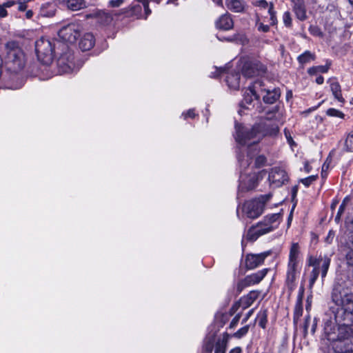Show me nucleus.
Masks as SVG:
<instances>
[{"mask_svg":"<svg viewBox=\"0 0 353 353\" xmlns=\"http://www.w3.org/2000/svg\"><path fill=\"white\" fill-rule=\"evenodd\" d=\"M279 108L274 107L272 110L267 112L265 121L256 123L251 128L243 127L241 125H236L235 140L241 146H248V154L246 158L238 155V159L241 166L247 168L250 165L251 160L254 154L252 153V147L257 144L265 136H274L279 130L276 123L270 122V120L277 119Z\"/></svg>","mask_w":353,"mask_h":353,"instance_id":"nucleus-1","label":"nucleus"},{"mask_svg":"<svg viewBox=\"0 0 353 353\" xmlns=\"http://www.w3.org/2000/svg\"><path fill=\"white\" fill-rule=\"evenodd\" d=\"M349 325L345 321L337 326L332 319L325 321L324 335L327 341L332 343L333 350H341L344 345L353 343V332Z\"/></svg>","mask_w":353,"mask_h":353,"instance_id":"nucleus-2","label":"nucleus"},{"mask_svg":"<svg viewBox=\"0 0 353 353\" xmlns=\"http://www.w3.org/2000/svg\"><path fill=\"white\" fill-rule=\"evenodd\" d=\"M6 57L5 65L10 73L21 72L26 65V56L18 42L10 41L6 44Z\"/></svg>","mask_w":353,"mask_h":353,"instance_id":"nucleus-3","label":"nucleus"},{"mask_svg":"<svg viewBox=\"0 0 353 353\" xmlns=\"http://www.w3.org/2000/svg\"><path fill=\"white\" fill-rule=\"evenodd\" d=\"M280 217V214H272L265 216L261 221L249 228L245 236L246 239L254 241L259 236L274 230L279 225Z\"/></svg>","mask_w":353,"mask_h":353,"instance_id":"nucleus-4","label":"nucleus"},{"mask_svg":"<svg viewBox=\"0 0 353 353\" xmlns=\"http://www.w3.org/2000/svg\"><path fill=\"white\" fill-rule=\"evenodd\" d=\"M340 286L334 287L332 292V299L343 310V321L350 325L353 324V293L342 294Z\"/></svg>","mask_w":353,"mask_h":353,"instance_id":"nucleus-5","label":"nucleus"},{"mask_svg":"<svg viewBox=\"0 0 353 353\" xmlns=\"http://www.w3.org/2000/svg\"><path fill=\"white\" fill-rule=\"evenodd\" d=\"M271 196L270 194H268L245 201L242 206L243 214L251 219H257L263 213L265 205Z\"/></svg>","mask_w":353,"mask_h":353,"instance_id":"nucleus-6","label":"nucleus"},{"mask_svg":"<svg viewBox=\"0 0 353 353\" xmlns=\"http://www.w3.org/2000/svg\"><path fill=\"white\" fill-rule=\"evenodd\" d=\"M56 43L41 37L35 43V51L38 59L44 65H50L54 59Z\"/></svg>","mask_w":353,"mask_h":353,"instance_id":"nucleus-7","label":"nucleus"},{"mask_svg":"<svg viewBox=\"0 0 353 353\" xmlns=\"http://www.w3.org/2000/svg\"><path fill=\"white\" fill-rule=\"evenodd\" d=\"M61 52L57 61V65L60 73H69L74 68V54L72 50L66 44H60Z\"/></svg>","mask_w":353,"mask_h":353,"instance_id":"nucleus-8","label":"nucleus"},{"mask_svg":"<svg viewBox=\"0 0 353 353\" xmlns=\"http://www.w3.org/2000/svg\"><path fill=\"white\" fill-rule=\"evenodd\" d=\"M151 13L148 0H137L125 9V14L128 17L147 19Z\"/></svg>","mask_w":353,"mask_h":353,"instance_id":"nucleus-9","label":"nucleus"},{"mask_svg":"<svg viewBox=\"0 0 353 353\" xmlns=\"http://www.w3.org/2000/svg\"><path fill=\"white\" fill-rule=\"evenodd\" d=\"M81 32V26L77 23H71L63 26L59 31V37L64 41L74 43L79 37Z\"/></svg>","mask_w":353,"mask_h":353,"instance_id":"nucleus-10","label":"nucleus"},{"mask_svg":"<svg viewBox=\"0 0 353 353\" xmlns=\"http://www.w3.org/2000/svg\"><path fill=\"white\" fill-rule=\"evenodd\" d=\"M269 269L265 268L258 271L256 273L246 276L244 279L240 280L236 285V291L240 294L245 288L258 284L266 276Z\"/></svg>","mask_w":353,"mask_h":353,"instance_id":"nucleus-11","label":"nucleus"},{"mask_svg":"<svg viewBox=\"0 0 353 353\" xmlns=\"http://www.w3.org/2000/svg\"><path fill=\"white\" fill-rule=\"evenodd\" d=\"M263 85V81L257 80L254 82L252 86H250L243 94V99L241 102V106L250 109V106L254 100H258L259 98V88Z\"/></svg>","mask_w":353,"mask_h":353,"instance_id":"nucleus-12","label":"nucleus"},{"mask_svg":"<svg viewBox=\"0 0 353 353\" xmlns=\"http://www.w3.org/2000/svg\"><path fill=\"white\" fill-rule=\"evenodd\" d=\"M265 72L266 67L256 60L245 62L242 68L243 75L248 78L261 75Z\"/></svg>","mask_w":353,"mask_h":353,"instance_id":"nucleus-13","label":"nucleus"},{"mask_svg":"<svg viewBox=\"0 0 353 353\" xmlns=\"http://www.w3.org/2000/svg\"><path fill=\"white\" fill-rule=\"evenodd\" d=\"M271 251L264 252L260 254H248L245 257V266L248 269L252 270L263 264L265 258L270 256Z\"/></svg>","mask_w":353,"mask_h":353,"instance_id":"nucleus-14","label":"nucleus"},{"mask_svg":"<svg viewBox=\"0 0 353 353\" xmlns=\"http://www.w3.org/2000/svg\"><path fill=\"white\" fill-rule=\"evenodd\" d=\"M288 175L286 172L280 168H274L269 174L268 180L271 184L275 187L282 185L288 181Z\"/></svg>","mask_w":353,"mask_h":353,"instance_id":"nucleus-15","label":"nucleus"},{"mask_svg":"<svg viewBox=\"0 0 353 353\" xmlns=\"http://www.w3.org/2000/svg\"><path fill=\"white\" fill-rule=\"evenodd\" d=\"M299 274V266L288 265L285 283L290 294L295 289L296 279Z\"/></svg>","mask_w":353,"mask_h":353,"instance_id":"nucleus-16","label":"nucleus"},{"mask_svg":"<svg viewBox=\"0 0 353 353\" xmlns=\"http://www.w3.org/2000/svg\"><path fill=\"white\" fill-rule=\"evenodd\" d=\"M264 85L259 88V95H262L263 100L265 103L272 104L275 103L280 97L281 92L279 88H263Z\"/></svg>","mask_w":353,"mask_h":353,"instance_id":"nucleus-17","label":"nucleus"},{"mask_svg":"<svg viewBox=\"0 0 353 353\" xmlns=\"http://www.w3.org/2000/svg\"><path fill=\"white\" fill-rule=\"evenodd\" d=\"M86 19H94L97 22L101 25H108L113 20L112 14L104 10H93L85 15Z\"/></svg>","mask_w":353,"mask_h":353,"instance_id":"nucleus-18","label":"nucleus"},{"mask_svg":"<svg viewBox=\"0 0 353 353\" xmlns=\"http://www.w3.org/2000/svg\"><path fill=\"white\" fill-rule=\"evenodd\" d=\"M215 26L217 29L225 31L232 29L234 21L231 14L226 12L221 15L215 22Z\"/></svg>","mask_w":353,"mask_h":353,"instance_id":"nucleus-19","label":"nucleus"},{"mask_svg":"<svg viewBox=\"0 0 353 353\" xmlns=\"http://www.w3.org/2000/svg\"><path fill=\"white\" fill-rule=\"evenodd\" d=\"M257 185V177L255 174L241 176L239 188L241 191L250 190Z\"/></svg>","mask_w":353,"mask_h":353,"instance_id":"nucleus-20","label":"nucleus"},{"mask_svg":"<svg viewBox=\"0 0 353 353\" xmlns=\"http://www.w3.org/2000/svg\"><path fill=\"white\" fill-rule=\"evenodd\" d=\"M293 11L296 17L301 21H304L307 18L306 8L303 0H292L291 1Z\"/></svg>","mask_w":353,"mask_h":353,"instance_id":"nucleus-21","label":"nucleus"},{"mask_svg":"<svg viewBox=\"0 0 353 353\" xmlns=\"http://www.w3.org/2000/svg\"><path fill=\"white\" fill-rule=\"evenodd\" d=\"M299 254L298 243H293L290 248L288 265L299 266Z\"/></svg>","mask_w":353,"mask_h":353,"instance_id":"nucleus-22","label":"nucleus"},{"mask_svg":"<svg viewBox=\"0 0 353 353\" xmlns=\"http://www.w3.org/2000/svg\"><path fill=\"white\" fill-rule=\"evenodd\" d=\"M95 43L94 37L91 33H86L81 39L79 48L82 51H88L93 48Z\"/></svg>","mask_w":353,"mask_h":353,"instance_id":"nucleus-23","label":"nucleus"},{"mask_svg":"<svg viewBox=\"0 0 353 353\" xmlns=\"http://www.w3.org/2000/svg\"><path fill=\"white\" fill-rule=\"evenodd\" d=\"M225 5L232 12H243L246 4L243 0H226Z\"/></svg>","mask_w":353,"mask_h":353,"instance_id":"nucleus-24","label":"nucleus"},{"mask_svg":"<svg viewBox=\"0 0 353 353\" xmlns=\"http://www.w3.org/2000/svg\"><path fill=\"white\" fill-rule=\"evenodd\" d=\"M330 83V90L336 99H337L339 102H343L344 99L342 97L341 85L334 79H330L328 81Z\"/></svg>","mask_w":353,"mask_h":353,"instance_id":"nucleus-25","label":"nucleus"},{"mask_svg":"<svg viewBox=\"0 0 353 353\" xmlns=\"http://www.w3.org/2000/svg\"><path fill=\"white\" fill-rule=\"evenodd\" d=\"M259 292L258 291H251L247 296L242 297L240 300L242 303L243 309L250 307L258 298Z\"/></svg>","mask_w":353,"mask_h":353,"instance_id":"nucleus-26","label":"nucleus"},{"mask_svg":"<svg viewBox=\"0 0 353 353\" xmlns=\"http://www.w3.org/2000/svg\"><path fill=\"white\" fill-rule=\"evenodd\" d=\"M228 86L234 90L239 88L240 74L239 73H230L226 77Z\"/></svg>","mask_w":353,"mask_h":353,"instance_id":"nucleus-27","label":"nucleus"},{"mask_svg":"<svg viewBox=\"0 0 353 353\" xmlns=\"http://www.w3.org/2000/svg\"><path fill=\"white\" fill-rule=\"evenodd\" d=\"M228 341V334L225 333L222 339L217 340L215 344L214 353H225Z\"/></svg>","mask_w":353,"mask_h":353,"instance_id":"nucleus-28","label":"nucleus"},{"mask_svg":"<svg viewBox=\"0 0 353 353\" xmlns=\"http://www.w3.org/2000/svg\"><path fill=\"white\" fill-rule=\"evenodd\" d=\"M66 6L72 11H77L84 8L86 6L85 0H66Z\"/></svg>","mask_w":353,"mask_h":353,"instance_id":"nucleus-29","label":"nucleus"},{"mask_svg":"<svg viewBox=\"0 0 353 353\" xmlns=\"http://www.w3.org/2000/svg\"><path fill=\"white\" fill-rule=\"evenodd\" d=\"M315 59L314 54H312L310 51L307 50L298 57V61L301 64H305L310 62L312 60Z\"/></svg>","mask_w":353,"mask_h":353,"instance_id":"nucleus-30","label":"nucleus"},{"mask_svg":"<svg viewBox=\"0 0 353 353\" xmlns=\"http://www.w3.org/2000/svg\"><path fill=\"white\" fill-rule=\"evenodd\" d=\"M330 259L325 256L323 258L321 257V276L324 278L327 272L329 266L330 265Z\"/></svg>","mask_w":353,"mask_h":353,"instance_id":"nucleus-31","label":"nucleus"},{"mask_svg":"<svg viewBox=\"0 0 353 353\" xmlns=\"http://www.w3.org/2000/svg\"><path fill=\"white\" fill-rule=\"evenodd\" d=\"M15 4L14 1H8L0 4V18H4L8 16L7 8H11Z\"/></svg>","mask_w":353,"mask_h":353,"instance_id":"nucleus-32","label":"nucleus"},{"mask_svg":"<svg viewBox=\"0 0 353 353\" xmlns=\"http://www.w3.org/2000/svg\"><path fill=\"white\" fill-rule=\"evenodd\" d=\"M350 198L348 196H346L342 201L341 204L340 205L338 212L335 217V221L336 223H339L340 221L341 216L343 214V213L344 212L345 207H346L347 203L350 201Z\"/></svg>","mask_w":353,"mask_h":353,"instance_id":"nucleus-33","label":"nucleus"},{"mask_svg":"<svg viewBox=\"0 0 353 353\" xmlns=\"http://www.w3.org/2000/svg\"><path fill=\"white\" fill-rule=\"evenodd\" d=\"M267 316L268 314L266 310H261L257 316L259 320V325L263 329L265 328L266 323L268 322Z\"/></svg>","mask_w":353,"mask_h":353,"instance_id":"nucleus-34","label":"nucleus"},{"mask_svg":"<svg viewBox=\"0 0 353 353\" xmlns=\"http://www.w3.org/2000/svg\"><path fill=\"white\" fill-rule=\"evenodd\" d=\"M303 314V305L295 304L294 310L293 321L294 323L297 324L300 317Z\"/></svg>","mask_w":353,"mask_h":353,"instance_id":"nucleus-35","label":"nucleus"},{"mask_svg":"<svg viewBox=\"0 0 353 353\" xmlns=\"http://www.w3.org/2000/svg\"><path fill=\"white\" fill-rule=\"evenodd\" d=\"M345 148L347 152H353V131L347 137L345 141Z\"/></svg>","mask_w":353,"mask_h":353,"instance_id":"nucleus-36","label":"nucleus"},{"mask_svg":"<svg viewBox=\"0 0 353 353\" xmlns=\"http://www.w3.org/2000/svg\"><path fill=\"white\" fill-rule=\"evenodd\" d=\"M268 13L270 16L271 25H276L277 23V19L276 17V11L274 10V4L272 3H270Z\"/></svg>","mask_w":353,"mask_h":353,"instance_id":"nucleus-37","label":"nucleus"},{"mask_svg":"<svg viewBox=\"0 0 353 353\" xmlns=\"http://www.w3.org/2000/svg\"><path fill=\"white\" fill-rule=\"evenodd\" d=\"M266 157L264 155H259L255 158L254 166L255 168H259L265 165L266 164Z\"/></svg>","mask_w":353,"mask_h":353,"instance_id":"nucleus-38","label":"nucleus"},{"mask_svg":"<svg viewBox=\"0 0 353 353\" xmlns=\"http://www.w3.org/2000/svg\"><path fill=\"white\" fill-rule=\"evenodd\" d=\"M319 269L314 268L312 270V272L310 273V276L309 285H310V288H312L313 286V285L314 284V283L316 282V281L319 276Z\"/></svg>","mask_w":353,"mask_h":353,"instance_id":"nucleus-39","label":"nucleus"},{"mask_svg":"<svg viewBox=\"0 0 353 353\" xmlns=\"http://www.w3.org/2000/svg\"><path fill=\"white\" fill-rule=\"evenodd\" d=\"M248 330H249V325H245V326L240 328L237 332H236L233 334V336L236 339H241L248 332Z\"/></svg>","mask_w":353,"mask_h":353,"instance_id":"nucleus-40","label":"nucleus"},{"mask_svg":"<svg viewBox=\"0 0 353 353\" xmlns=\"http://www.w3.org/2000/svg\"><path fill=\"white\" fill-rule=\"evenodd\" d=\"M309 32L311 34L316 37H323V36L322 31L316 26H310L309 28Z\"/></svg>","mask_w":353,"mask_h":353,"instance_id":"nucleus-41","label":"nucleus"},{"mask_svg":"<svg viewBox=\"0 0 353 353\" xmlns=\"http://www.w3.org/2000/svg\"><path fill=\"white\" fill-rule=\"evenodd\" d=\"M327 114L330 117H336L339 118H343L344 117V114L343 112L334 108H329L327 110Z\"/></svg>","mask_w":353,"mask_h":353,"instance_id":"nucleus-42","label":"nucleus"},{"mask_svg":"<svg viewBox=\"0 0 353 353\" xmlns=\"http://www.w3.org/2000/svg\"><path fill=\"white\" fill-rule=\"evenodd\" d=\"M317 179V175H312L305 179H301V182L305 186L309 187Z\"/></svg>","mask_w":353,"mask_h":353,"instance_id":"nucleus-43","label":"nucleus"},{"mask_svg":"<svg viewBox=\"0 0 353 353\" xmlns=\"http://www.w3.org/2000/svg\"><path fill=\"white\" fill-rule=\"evenodd\" d=\"M213 348H214V340L213 339L207 340L203 345V350L206 353H212Z\"/></svg>","mask_w":353,"mask_h":353,"instance_id":"nucleus-44","label":"nucleus"},{"mask_svg":"<svg viewBox=\"0 0 353 353\" xmlns=\"http://www.w3.org/2000/svg\"><path fill=\"white\" fill-rule=\"evenodd\" d=\"M283 21L286 27H291L292 26V18L290 12H285L283 15Z\"/></svg>","mask_w":353,"mask_h":353,"instance_id":"nucleus-45","label":"nucleus"},{"mask_svg":"<svg viewBox=\"0 0 353 353\" xmlns=\"http://www.w3.org/2000/svg\"><path fill=\"white\" fill-rule=\"evenodd\" d=\"M309 265L313 266L314 268H318L320 267L321 258L315 259L310 257L309 259Z\"/></svg>","mask_w":353,"mask_h":353,"instance_id":"nucleus-46","label":"nucleus"},{"mask_svg":"<svg viewBox=\"0 0 353 353\" xmlns=\"http://www.w3.org/2000/svg\"><path fill=\"white\" fill-rule=\"evenodd\" d=\"M240 318H241V314H236L234 317V319L232 320V321L230 322L229 327L234 328V327H236L239 321Z\"/></svg>","mask_w":353,"mask_h":353,"instance_id":"nucleus-47","label":"nucleus"},{"mask_svg":"<svg viewBox=\"0 0 353 353\" xmlns=\"http://www.w3.org/2000/svg\"><path fill=\"white\" fill-rule=\"evenodd\" d=\"M346 259L348 265L353 267V250H350L347 252Z\"/></svg>","mask_w":353,"mask_h":353,"instance_id":"nucleus-48","label":"nucleus"},{"mask_svg":"<svg viewBox=\"0 0 353 353\" xmlns=\"http://www.w3.org/2000/svg\"><path fill=\"white\" fill-rule=\"evenodd\" d=\"M270 30V27L268 25H264L262 23H260L258 25V30L263 32H268Z\"/></svg>","mask_w":353,"mask_h":353,"instance_id":"nucleus-49","label":"nucleus"},{"mask_svg":"<svg viewBox=\"0 0 353 353\" xmlns=\"http://www.w3.org/2000/svg\"><path fill=\"white\" fill-rule=\"evenodd\" d=\"M255 6H259V7H261V8H266L268 6H270V5L268 4V1H265V0L257 1L255 3Z\"/></svg>","mask_w":353,"mask_h":353,"instance_id":"nucleus-50","label":"nucleus"},{"mask_svg":"<svg viewBox=\"0 0 353 353\" xmlns=\"http://www.w3.org/2000/svg\"><path fill=\"white\" fill-rule=\"evenodd\" d=\"M123 2V0H110L109 1L110 6L112 7H119L120 6Z\"/></svg>","mask_w":353,"mask_h":353,"instance_id":"nucleus-51","label":"nucleus"},{"mask_svg":"<svg viewBox=\"0 0 353 353\" xmlns=\"http://www.w3.org/2000/svg\"><path fill=\"white\" fill-rule=\"evenodd\" d=\"M318 72L325 73L328 71L329 65H319L316 66Z\"/></svg>","mask_w":353,"mask_h":353,"instance_id":"nucleus-52","label":"nucleus"},{"mask_svg":"<svg viewBox=\"0 0 353 353\" xmlns=\"http://www.w3.org/2000/svg\"><path fill=\"white\" fill-rule=\"evenodd\" d=\"M352 346H353V343H351V344H348V345H344L343 347V350H344L345 352L353 353Z\"/></svg>","mask_w":353,"mask_h":353,"instance_id":"nucleus-53","label":"nucleus"},{"mask_svg":"<svg viewBox=\"0 0 353 353\" xmlns=\"http://www.w3.org/2000/svg\"><path fill=\"white\" fill-rule=\"evenodd\" d=\"M242 307V303L241 300L236 303H235L232 307H231V311L234 313L240 307Z\"/></svg>","mask_w":353,"mask_h":353,"instance_id":"nucleus-54","label":"nucleus"},{"mask_svg":"<svg viewBox=\"0 0 353 353\" xmlns=\"http://www.w3.org/2000/svg\"><path fill=\"white\" fill-rule=\"evenodd\" d=\"M185 118L186 117H191L194 118L195 117V113L194 112V110H189L185 114H184Z\"/></svg>","mask_w":353,"mask_h":353,"instance_id":"nucleus-55","label":"nucleus"},{"mask_svg":"<svg viewBox=\"0 0 353 353\" xmlns=\"http://www.w3.org/2000/svg\"><path fill=\"white\" fill-rule=\"evenodd\" d=\"M304 294L298 293L296 304L303 305Z\"/></svg>","mask_w":353,"mask_h":353,"instance_id":"nucleus-56","label":"nucleus"},{"mask_svg":"<svg viewBox=\"0 0 353 353\" xmlns=\"http://www.w3.org/2000/svg\"><path fill=\"white\" fill-rule=\"evenodd\" d=\"M285 137H286L288 141L290 144H292V143H294V141H293L292 137L290 136V132L287 130H285Z\"/></svg>","mask_w":353,"mask_h":353,"instance_id":"nucleus-57","label":"nucleus"},{"mask_svg":"<svg viewBox=\"0 0 353 353\" xmlns=\"http://www.w3.org/2000/svg\"><path fill=\"white\" fill-rule=\"evenodd\" d=\"M307 72L310 74H316V73H318V70L316 68V66H314V67L309 68Z\"/></svg>","mask_w":353,"mask_h":353,"instance_id":"nucleus-58","label":"nucleus"},{"mask_svg":"<svg viewBox=\"0 0 353 353\" xmlns=\"http://www.w3.org/2000/svg\"><path fill=\"white\" fill-rule=\"evenodd\" d=\"M309 322H310V316H307L305 318V324H304V331H305V333H307V332Z\"/></svg>","mask_w":353,"mask_h":353,"instance_id":"nucleus-59","label":"nucleus"},{"mask_svg":"<svg viewBox=\"0 0 353 353\" xmlns=\"http://www.w3.org/2000/svg\"><path fill=\"white\" fill-rule=\"evenodd\" d=\"M328 168H329V164H327V162L324 163L323 166H322L321 175H323V172H326V171L327 170Z\"/></svg>","mask_w":353,"mask_h":353,"instance_id":"nucleus-60","label":"nucleus"},{"mask_svg":"<svg viewBox=\"0 0 353 353\" xmlns=\"http://www.w3.org/2000/svg\"><path fill=\"white\" fill-rule=\"evenodd\" d=\"M229 353H241V349L239 347L232 349Z\"/></svg>","mask_w":353,"mask_h":353,"instance_id":"nucleus-61","label":"nucleus"},{"mask_svg":"<svg viewBox=\"0 0 353 353\" xmlns=\"http://www.w3.org/2000/svg\"><path fill=\"white\" fill-rule=\"evenodd\" d=\"M324 81V78L322 77V76H319L316 79V83L321 85L323 83Z\"/></svg>","mask_w":353,"mask_h":353,"instance_id":"nucleus-62","label":"nucleus"},{"mask_svg":"<svg viewBox=\"0 0 353 353\" xmlns=\"http://www.w3.org/2000/svg\"><path fill=\"white\" fill-rule=\"evenodd\" d=\"M304 292H305L304 285H301L300 286V288H299V294H304Z\"/></svg>","mask_w":353,"mask_h":353,"instance_id":"nucleus-63","label":"nucleus"},{"mask_svg":"<svg viewBox=\"0 0 353 353\" xmlns=\"http://www.w3.org/2000/svg\"><path fill=\"white\" fill-rule=\"evenodd\" d=\"M32 16V12L31 10H28L27 12H26V17L27 18L30 19L31 18Z\"/></svg>","mask_w":353,"mask_h":353,"instance_id":"nucleus-64","label":"nucleus"}]
</instances>
